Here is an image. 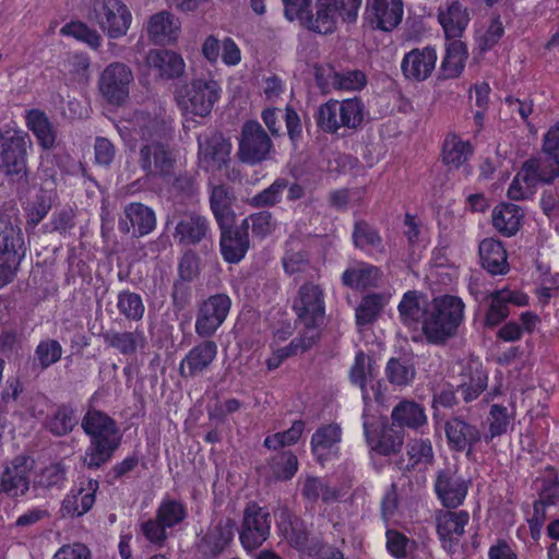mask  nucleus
I'll use <instances>...</instances> for the list:
<instances>
[{
    "label": "nucleus",
    "instance_id": "2f4dec72",
    "mask_svg": "<svg viewBox=\"0 0 559 559\" xmlns=\"http://www.w3.org/2000/svg\"><path fill=\"white\" fill-rule=\"evenodd\" d=\"M468 521L469 514L464 510L459 512L445 511L437 519V533L440 539L449 542L451 545L457 544Z\"/></svg>",
    "mask_w": 559,
    "mask_h": 559
},
{
    "label": "nucleus",
    "instance_id": "09e8293b",
    "mask_svg": "<svg viewBox=\"0 0 559 559\" xmlns=\"http://www.w3.org/2000/svg\"><path fill=\"white\" fill-rule=\"evenodd\" d=\"M314 343L316 341L310 342L305 334H301L299 338L293 340L290 344L285 347H277L275 344H271L272 355L266 359L267 369L274 370L278 368L286 358L306 352Z\"/></svg>",
    "mask_w": 559,
    "mask_h": 559
},
{
    "label": "nucleus",
    "instance_id": "6e6d98bb",
    "mask_svg": "<svg viewBox=\"0 0 559 559\" xmlns=\"http://www.w3.org/2000/svg\"><path fill=\"white\" fill-rule=\"evenodd\" d=\"M52 205V194L40 191L27 202L24 210L27 217L26 228H35L48 214Z\"/></svg>",
    "mask_w": 559,
    "mask_h": 559
},
{
    "label": "nucleus",
    "instance_id": "4c0bfd02",
    "mask_svg": "<svg viewBox=\"0 0 559 559\" xmlns=\"http://www.w3.org/2000/svg\"><path fill=\"white\" fill-rule=\"evenodd\" d=\"M147 64L157 70L162 78H177L185 70L183 59L169 50H152L146 58Z\"/></svg>",
    "mask_w": 559,
    "mask_h": 559
},
{
    "label": "nucleus",
    "instance_id": "20e7f679",
    "mask_svg": "<svg viewBox=\"0 0 559 559\" xmlns=\"http://www.w3.org/2000/svg\"><path fill=\"white\" fill-rule=\"evenodd\" d=\"M284 13L288 21H299L305 27L319 34H329L335 29L338 16H349V0H331L323 3L319 0L316 16L312 15V0H283Z\"/></svg>",
    "mask_w": 559,
    "mask_h": 559
},
{
    "label": "nucleus",
    "instance_id": "49530a36",
    "mask_svg": "<svg viewBox=\"0 0 559 559\" xmlns=\"http://www.w3.org/2000/svg\"><path fill=\"white\" fill-rule=\"evenodd\" d=\"M278 528L287 542L298 550H304L308 540V533L304 523L293 519L288 511H282Z\"/></svg>",
    "mask_w": 559,
    "mask_h": 559
},
{
    "label": "nucleus",
    "instance_id": "e2e57ef3",
    "mask_svg": "<svg viewBox=\"0 0 559 559\" xmlns=\"http://www.w3.org/2000/svg\"><path fill=\"white\" fill-rule=\"evenodd\" d=\"M305 498L311 501L322 499L324 502L334 501L338 498L340 493L336 489L330 488L318 477H308L302 488Z\"/></svg>",
    "mask_w": 559,
    "mask_h": 559
},
{
    "label": "nucleus",
    "instance_id": "c9c22d12",
    "mask_svg": "<svg viewBox=\"0 0 559 559\" xmlns=\"http://www.w3.org/2000/svg\"><path fill=\"white\" fill-rule=\"evenodd\" d=\"M523 217L522 209L513 203H501L492 211V225L503 236L511 237L518 233Z\"/></svg>",
    "mask_w": 559,
    "mask_h": 559
},
{
    "label": "nucleus",
    "instance_id": "a211bd4d",
    "mask_svg": "<svg viewBox=\"0 0 559 559\" xmlns=\"http://www.w3.org/2000/svg\"><path fill=\"white\" fill-rule=\"evenodd\" d=\"M98 483L93 479L75 483L62 500L60 513L62 518H79L87 513L95 503Z\"/></svg>",
    "mask_w": 559,
    "mask_h": 559
},
{
    "label": "nucleus",
    "instance_id": "774afa93",
    "mask_svg": "<svg viewBox=\"0 0 559 559\" xmlns=\"http://www.w3.org/2000/svg\"><path fill=\"white\" fill-rule=\"evenodd\" d=\"M35 354L40 366L47 368L61 358L62 347L57 341L47 340L37 345Z\"/></svg>",
    "mask_w": 559,
    "mask_h": 559
},
{
    "label": "nucleus",
    "instance_id": "ea45409f",
    "mask_svg": "<svg viewBox=\"0 0 559 559\" xmlns=\"http://www.w3.org/2000/svg\"><path fill=\"white\" fill-rule=\"evenodd\" d=\"M207 229V221L192 213L178 222L174 237L183 245L197 243L206 236Z\"/></svg>",
    "mask_w": 559,
    "mask_h": 559
},
{
    "label": "nucleus",
    "instance_id": "6e6552de",
    "mask_svg": "<svg viewBox=\"0 0 559 559\" xmlns=\"http://www.w3.org/2000/svg\"><path fill=\"white\" fill-rule=\"evenodd\" d=\"M25 122L28 130L33 132L38 144L43 147L44 152L40 154L39 171L51 180H55L57 175L56 158L50 150L55 146L57 131L47 117V115L39 109H29L25 112Z\"/></svg>",
    "mask_w": 559,
    "mask_h": 559
},
{
    "label": "nucleus",
    "instance_id": "c03bdc74",
    "mask_svg": "<svg viewBox=\"0 0 559 559\" xmlns=\"http://www.w3.org/2000/svg\"><path fill=\"white\" fill-rule=\"evenodd\" d=\"M234 537V523L227 519L209 530L203 537V545L212 555L223 551Z\"/></svg>",
    "mask_w": 559,
    "mask_h": 559
},
{
    "label": "nucleus",
    "instance_id": "ddd939ff",
    "mask_svg": "<svg viewBox=\"0 0 559 559\" xmlns=\"http://www.w3.org/2000/svg\"><path fill=\"white\" fill-rule=\"evenodd\" d=\"M133 73L121 62L108 64L99 75L98 90L100 95L111 105H121L127 100Z\"/></svg>",
    "mask_w": 559,
    "mask_h": 559
},
{
    "label": "nucleus",
    "instance_id": "1a4fd4ad",
    "mask_svg": "<svg viewBox=\"0 0 559 559\" xmlns=\"http://www.w3.org/2000/svg\"><path fill=\"white\" fill-rule=\"evenodd\" d=\"M32 145L29 135L15 124L0 129V164L9 175L25 173L26 150Z\"/></svg>",
    "mask_w": 559,
    "mask_h": 559
},
{
    "label": "nucleus",
    "instance_id": "13d9d810",
    "mask_svg": "<svg viewBox=\"0 0 559 559\" xmlns=\"http://www.w3.org/2000/svg\"><path fill=\"white\" fill-rule=\"evenodd\" d=\"M316 81L323 92L349 88V76L337 72L330 64L316 68Z\"/></svg>",
    "mask_w": 559,
    "mask_h": 559
},
{
    "label": "nucleus",
    "instance_id": "412c9836",
    "mask_svg": "<svg viewBox=\"0 0 559 559\" xmlns=\"http://www.w3.org/2000/svg\"><path fill=\"white\" fill-rule=\"evenodd\" d=\"M489 298L490 305L485 314V325L487 328H495L509 317V305L523 307L528 304L526 294L508 288L492 292Z\"/></svg>",
    "mask_w": 559,
    "mask_h": 559
},
{
    "label": "nucleus",
    "instance_id": "6ab92c4d",
    "mask_svg": "<svg viewBox=\"0 0 559 559\" xmlns=\"http://www.w3.org/2000/svg\"><path fill=\"white\" fill-rule=\"evenodd\" d=\"M444 431L448 445L456 452H466L468 457L473 448L483 437L477 426L465 421L461 416H454L445 421Z\"/></svg>",
    "mask_w": 559,
    "mask_h": 559
},
{
    "label": "nucleus",
    "instance_id": "864d4df0",
    "mask_svg": "<svg viewBox=\"0 0 559 559\" xmlns=\"http://www.w3.org/2000/svg\"><path fill=\"white\" fill-rule=\"evenodd\" d=\"M488 432L485 433L484 441L490 443L495 438L507 433L511 424V415L508 408L500 404H492L487 416Z\"/></svg>",
    "mask_w": 559,
    "mask_h": 559
},
{
    "label": "nucleus",
    "instance_id": "a19ab883",
    "mask_svg": "<svg viewBox=\"0 0 559 559\" xmlns=\"http://www.w3.org/2000/svg\"><path fill=\"white\" fill-rule=\"evenodd\" d=\"M397 309L401 321L405 326L416 331L419 329V325L421 326V321L425 320L426 317V306H420L417 292H406Z\"/></svg>",
    "mask_w": 559,
    "mask_h": 559
},
{
    "label": "nucleus",
    "instance_id": "f257e3e1",
    "mask_svg": "<svg viewBox=\"0 0 559 559\" xmlns=\"http://www.w3.org/2000/svg\"><path fill=\"white\" fill-rule=\"evenodd\" d=\"M117 130L126 142L141 141L140 166L148 176L171 174L175 157L169 146L171 119L162 104L150 102L122 117Z\"/></svg>",
    "mask_w": 559,
    "mask_h": 559
},
{
    "label": "nucleus",
    "instance_id": "8fccbe9b",
    "mask_svg": "<svg viewBox=\"0 0 559 559\" xmlns=\"http://www.w3.org/2000/svg\"><path fill=\"white\" fill-rule=\"evenodd\" d=\"M467 59V49L461 40H453L447 48L442 61V70L447 78H456L461 74Z\"/></svg>",
    "mask_w": 559,
    "mask_h": 559
},
{
    "label": "nucleus",
    "instance_id": "393cba45",
    "mask_svg": "<svg viewBox=\"0 0 559 559\" xmlns=\"http://www.w3.org/2000/svg\"><path fill=\"white\" fill-rule=\"evenodd\" d=\"M219 228L223 258L229 263L239 262L249 249L248 219H243L241 226L237 228L233 225Z\"/></svg>",
    "mask_w": 559,
    "mask_h": 559
},
{
    "label": "nucleus",
    "instance_id": "680f3d73",
    "mask_svg": "<svg viewBox=\"0 0 559 559\" xmlns=\"http://www.w3.org/2000/svg\"><path fill=\"white\" fill-rule=\"evenodd\" d=\"M304 430L305 423L302 420H296L289 429L267 436L264 440V445L270 450H278L286 445H293L300 439Z\"/></svg>",
    "mask_w": 559,
    "mask_h": 559
},
{
    "label": "nucleus",
    "instance_id": "3c124183",
    "mask_svg": "<svg viewBox=\"0 0 559 559\" xmlns=\"http://www.w3.org/2000/svg\"><path fill=\"white\" fill-rule=\"evenodd\" d=\"M373 362L372 357L364 352H358L355 356V364L352 367V382L360 386L365 405L366 403H372L367 394V383L369 379H372Z\"/></svg>",
    "mask_w": 559,
    "mask_h": 559
},
{
    "label": "nucleus",
    "instance_id": "a878e982",
    "mask_svg": "<svg viewBox=\"0 0 559 559\" xmlns=\"http://www.w3.org/2000/svg\"><path fill=\"white\" fill-rule=\"evenodd\" d=\"M217 356V345L204 341L193 346L180 361L179 371L183 377H193L205 371Z\"/></svg>",
    "mask_w": 559,
    "mask_h": 559
},
{
    "label": "nucleus",
    "instance_id": "052dcab7",
    "mask_svg": "<svg viewBox=\"0 0 559 559\" xmlns=\"http://www.w3.org/2000/svg\"><path fill=\"white\" fill-rule=\"evenodd\" d=\"M117 308L128 320L139 321L144 314V305L140 295L129 290L118 295Z\"/></svg>",
    "mask_w": 559,
    "mask_h": 559
},
{
    "label": "nucleus",
    "instance_id": "69168bd1",
    "mask_svg": "<svg viewBox=\"0 0 559 559\" xmlns=\"http://www.w3.org/2000/svg\"><path fill=\"white\" fill-rule=\"evenodd\" d=\"M559 502V479L558 477H550L543 479L542 489L539 491V499L533 504L536 513L539 512L540 507L556 506Z\"/></svg>",
    "mask_w": 559,
    "mask_h": 559
},
{
    "label": "nucleus",
    "instance_id": "c756f323",
    "mask_svg": "<svg viewBox=\"0 0 559 559\" xmlns=\"http://www.w3.org/2000/svg\"><path fill=\"white\" fill-rule=\"evenodd\" d=\"M479 257L481 265L492 275H502L509 271L507 251L500 240L486 238L480 241Z\"/></svg>",
    "mask_w": 559,
    "mask_h": 559
},
{
    "label": "nucleus",
    "instance_id": "9d476101",
    "mask_svg": "<svg viewBox=\"0 0 559 559\" xmlns=\"http://www.w3.org/2000/svg\"><path fill=\"white\" fill-rule=\"evenodd\" d=\"M99 28L110 39H118L127 35L132 24V13L121 0H97L91 13Z\"/></svg>",
    "mask_w": 559,
    "mask_h": 559
},
{
    "label": "nucleus",
    "instance_id": "5fc2aeb1",
    "mask_svg": "<svg viewBox=\"0 0 559 559\" xmlns=\"http://www.w3.org/2000/svg\"><path fill=\"white\" fill-rule=\"evenodd\" d=\"M187 515V507L181 501L173 498H164L156 510L157 519L168 528L182 523Z\"/></svg>",
    "mask_w": 559,
    "mask_h": 559
},
{
    "label": "nucleus",
    "instance_id": "dca6fc26",
    "mask_svg": "<svg viewBox=\"0 0 559 559\" xmlns=\"http://www.w3.org/2000/svg\"><path fill=\"white\" fill-rule=\"evenodd\" d=\"M199 166L207 173L221 170L226 165L231 143L218 132L203 133L198 138Z\"/></svg>",
    "mask_w": 559,
    "mask_h": 559
},
{
    "label": "nucleus",
    "instance_id": "f8f14e48",
    "mask_svg": "<svg viewBox=\"0 0 559 559\" xmlns=\"http://www.w3.org/2000/svg\"><path fill=\"white\" fill-rule=\"evenodd\" d=\"M26 246L15 207H0V260L21 263Z\"/></svg>",
    "mask_w": 559,
    "mask_h": 559
},
{
    "label": "nucleus",
    "instance_id": "c85d7f7f",
    "mask_svg": "<svg viewBox=\"0 0 559 559\" xmlns=\"http://www.w3.org/2000/svg\"><path fill=\"white\" fill-rule=\"evenodd\" d=\"M391 419L392 424L402 430H418L427 424L424 406L411 400L400 401L392 409Z\"/></svg>",
    "mask_w": 559,
    "mask_h": 559
},
{
    "label": "nucleus",
    "instance_id": "a18cd8bd",
    "mask_svg": "<svg viewBox=\"0 0 559 559\" xmlns=\"http://www.w3.org/2000/svg\"><path fill=\"white\" fill-rule=\"evenodd\" d=\"M473 154V147L467 141H462L457 135H448L443 142L442 159L444 164L454 168L461 167Z\"/></svg>",
    "mask_w": 559,
    "mask_h": 559
},
{
    "label": "nucleus",
    "instance_id": "37998d69",
    "mask_svg": "<svg viewBox=\"0 0 559 559\" xmlns=\"http://www.w3.org/2000/svg\"><path fill=\"white\" fill-rule=\"evenodd\" d=\"M233 195L225 186H215L211 192V209L219 225L226 227L234 223V211L231 210Z\"/></svg>",
    "mask_w": 559,
    "mask_h": 559
},
{
    "label": "nucleus",
    "instance_id": "f3484780",
    "mask_svg": "<svg viewBox=\"0 0 559 559\" xmlns=\"http://www.w3.org/2000/svg\"><path fill=\"white\" fill-rule=\"evenodd\" d=\"M271 146V140L260 123L248 121L243 124L239 142V155L243 162L255 164L265 159Z\"/></svg>",
    "mask_w": 559,
    "mask_h": 559
},
{
    "label": "nucleus",
    "instance_id": "5701e85b",
    "mask_svg": "<svg viewBox=\"0 0 559 559\" xmlns=\"http://www.w3.org/2000/svg\"><path fill=\"white\" fill-rule=\"evenodd\" d=\"M367 10L374 28L392 32L402 22L404 3L402 0H367Z\"/></svg>",
    "mask_w": 559,
    "mask_h": 559
},
{
    "label": "nucleus",
    "instance_id": "2eb2a0df",
    "mask_svg": "<svg viewBox=\"0 0 559 559\" xmlns=\"http://www.w3.org/2000/svg\"><path fill=\"white\" fill-rule=\"evenodd\" d=\"M231 300L226 294L209 297L199 308L195 320V332L202 337L213 335L226 320Z\"/></svg>",
    "mask_w": 559,
    "mask_h": 559
},
{
    "label": "nucleus",
    "instance_id": "338daca9",
    "mask_svg": "<svg viewBox=\"0 0 559 559\" xmlns=\"http://www.w3.org/2000/svg\"><path fill=\"white\" fill-rule=\"evenodd\" d=\"M142 535L151 544L162 547L167 539V530L163 522L157 516L143 521L140 525Z\"/></svg>",
    "mask_w": 559,
    "mask_h": 559
},
{
    "label": "nucleus",
    "instance_id": "4468645a",
    "mask_svg": "<svg viewBox=\"0 0 559 559\" xmlns=\"http://www.w3.org/2000/svg\"><path fill=\"white\" fill-rule=\"evenodd\" d=\"M468 487L469 480L459 474L457 464H447L437 472L435 491L442 506L448 509H455L464 502Z\"/></svg>",
    "mask_w": 559,
    "mask_h": 559
},
{
    "label": "nucleus",
    "instance_id": "58836bf2",
    "mask_svg": "<svg viewBox=\"0 0 559 559\" xmlns=\"http://www.w3.org/2000/svg\"><path fill=\"white\" fill-rule=\"evenodd\" d=\"M385 306L382 294L365 295L355 308V322L359 330L371 326L380 317Z\"/></svg>",
    "mask_w": 559,
    "mask_h": 559
},
{
    "label": "nucleus",
    "instance_id": "473e14b6",
    "mask_svg": "<svg viewBox=\"0 0 559 559\" xmlns=\"http://www.w3.org/2000/svg\"><path fill=\"white\" fill-rule=\"evenodd\" d=\"M352 239L355 248L361 250L368 257L384 250L383 240L378 228L366 221L355 223Z\"/></svg>",
    "mask_w": 559,
    "mask_h": 559
},
{
    "label": "nucleus",
    "instance_id": "f03ea898",
    "mask_svg": "<svg viewBox=\"0 0 559 559\" xmlns=\"http://www.w3.org/2000/svg\"><path fill=\"white\" fill-rule=\"evenodd\" d=\"M464 304L461 298L443 295L426 305L421 332L429 344L442 345L452 338L463 321Z\"/></svg>",
    "mask_w": 559,
    "mask_h": 559
},
{
    "label": "nucleus",
    "instance_id": "4d7b16f0",
    "mask_svg": "<svg viewBox=\"0 0 559 559\" xmlns=\"http://www.w3.org/2000/svg\"><path fill=\"white\" fill-rule=\"evenodd\" d=\"M79 421L75 409L70 405H61L47 423L48 429L57 436H64L72 431Z\"/></svg>",
    "mask_w": 559,
    "mask_h": 559
},
{
    "label": "nucleus",
    "instance_id": "79ce46f5",
    "mask_svg": "<svg viewBox=\"0 0 559 559\" xmlns=\"http://www.w3.org/2000/svg\"><path fill=\"white\" fill-rule=\"evenodd\" d=\"M547 167L549 175H543L540 174V160L530 158L523 163L516 177H521L527 187H535L539 182L549 185L559 176V162L548 160Z\"/></svg>",
    "mask_w": 559,
    "mask_h": 559
},
{
    "label": "nucleus",
    "instance_id": "0e129e2a",
    "mask_svg": "<svg viewBox=\"0 0 559 559\" xmlns=\"http://www.w3.org/2000/svg\"><path fill=\"white\" fill-rule=\"evenodd\" d=\"M271 468L276 479L288 480L298 471V459L292 452H283L273 459Z\"/></svg>",
    "mask_w": 559,
    "mask_h": 559
},
{
    "label": "nucleus",
    "instance_id": "bb28decb",
    "mask_svg": "<svg viewBox=\"0 0 559 559\" xmlns=\"http://www.w3.org/2000/svg\"><path fill=\"white\" fill-rule=\"evenodd\" d=\"M341 428L337 425L320 427L311 438V451L318 462H324L337 455L341 443Z\"/></svg>",
    "mask_w": 559,
    "mask_h": 559
},
{
    "label": "nucleus",
    "instance_id": "7ed1b4c3",
    "mask_svg": "<svg viewBox=\"0 0 559 559\" xmlns=\"http://www.w3.org/2000/svg\"><path fill=\"white\" fill-rule=\"evenodd\" d=\"M82 428L91 438L84 462L88 467H99L111 457L119 447L121 436L112 418L107 414L90 409L82 420Z\"/></svg>",
    "mask_w": 559,
    "mask_h": 559
},
{
    "label": "nucleus",
    "instance_id": "de8ad7c7",
    "mask_svg": "<svg viewBox=\"0 0 559 559\" xmlns=\"http://www.w3.org/2000/svg\"><path fill=\"white\" fill-rule=\"evenodd\" d=\"M105 343L117 349L122 355H131L135 353L138 347L143 346L144 335L141 331L133 332H116L108 331L104 334Z\"/></svg>",
    "mask_w": 559,
    "mask_h": 559
},
{
    "label": "nucleus",
    "instance_id": "bf43d9fd",
    "mask_svg": "<svg viewBox=\"0 0 559 559\" xmlns=\"http://www.w3.org/2000/svg\"><path fill=\"white\" fill-rule=\"evenodd\" d=\"M60 32L63 36L73 37L93 49H97L102 45L99 33L81 21L67 23Z\"/></svg>",
    "mask_w": 559,
    "mask_h": 559
},
{
    "label": "nucleus",
    "instance_id": "aec40b11",
    "mask_svg": "<svg viewBox=\"0 0 559 559\" xmlns=\"http://www.w3.org/2000/svg\"><path fill=\"white\" fill-rule=\"evenodd\" d=\"M29 469L26 457H15L0 474V492L11 498L24 496L29 489Z\"/></svg>",
    "mask_w": 559,
    "mask_h": 559
},
{
    "label": "nucleus",
    "instance_id": "0eeeda50",
    "mask_svg": "<svg viewBox=\"0 0 559 559\" xmlns=\"http://www.w3.org/2000/svg\"><path fill=\"white\" fill-rule=\"evenodd\" d=\"M293 307L304 325L302 334L310 342L317 341L320 335L319 326L325 313L322 289L311 283L302 285Z\"/></svg>",
    "mask_w": 559,
    "mask_h": 559
},
{
    "label": "nucleus",
    "instance_id": "7c9ffc66",
    "mask_svg": "<svg viewBox=\"0 0 559 559\" xmlns=\"http://www.w3.org/2000/svg\"><path fill=\"white\" fill-rule=\"evenodd\" d=\"M349 100H329L322 105L318 112V126L326 132H336L341 127H347Z\"/></svg>",
    "mask_w": 559,
    "mask_h": 559
},
{
    "label": "nucleus",
    "instance_id": "72a5a7b5",
    "mask_svg": "<svg viewBox=\"0 0 559 559\" xmlns=\"http://www.w3.org/2000/svg\"><path fill=\"white\" fill-rule=\"evenodd\" d=\"M179 31L180 24L178 19L166 11L153 15L148 21V35L157 44L175 41Z\"/></svg>",
    "mask_w": 559,
    "mask_h": 559
},
{
    "label": "nucleus",
    "instance_id": "cd10ccee",
    "mask_svg": "<svg viewBox=\"0 0 559 559\" xmlns=\"http://www.w3.org/2000/svg\"><path fill=\"white\" fill-rule=\"evenodd\" d=\"M406 454L408 461L403 457L394 462L395 467L403 474L411 473L420 468L427 467L435 461V453L431 441L429 439H413L406 445Z\"/></svg>",
    "mask_w": 559,
    "mask_h": 559
},
{
    "label": "nucleus",
    "instance_id": "423d86ee",
    "mask_svg": "<svg viewBox=\"0 0 559 559\" xmlns=\"http://www.w3.org/2000/svg\"><path fill=\"white\" fill-rule=\"evenodd\" d=\"M222 96V86L213 78H197L176 93L177 105L186 119L210 116Z\"/></svg>",
    "mask_w": 559,
    "mask_h": 559
},
{
    "label": "nucleus",
    "instance_id": "9b49d317",
    "mask_svg": "<svg viewBox=\"0 0 559 559\" xmlns=\"http://www.w3.org/2000/svg\"><path fill=\"white\" fill-rule=\"evenodd\" d=\"M271 514L267 508L257 502H249L243 510L239 539L242 547L248 550L258 549L270 536Z\"/></svg>",
    "mask_w": 559,
    "mask_h": 559
},
{
    "label": "nucleus",
    "instance_id": "b1692460",
    "mask_svg": "<svg viewBox=\"0 0 559 559\" xmlns=\"http://www.w3.org/2000/svg\"><path fill=\"white\" fill-rule=\"evenodd\" d=\"M437 53L431 47L415 48L405 53L401 69L404 76L416 82L429 78L436 67Z\"/></svg>",
    "mask_w": 559,
    "mask_h": 559
},
{
    "label": "nucleus",
    "instance_id": "f704fd0d",
    "mask_svg": "<svg viewBox=\"0 0 559 559\" xmlns=\"http://www.w3.org/2000/svg\"><path fill=\"white\" fill-rule=\"evenodd\" d=\"M386 380L394 386L406 388L416 378V367L409 356L391 357L384 369Z\"/></svg>",
    "mask_w": 559,
    "mask_h": 559
},
{
    "label": "nucleus",
    "instance_id": "4be33fe9",
    "mask_svg": "<svg viewBox=\"0 0 559 559\" xmlns=\"http://www.w3.org/2000/svg\"><path fill=\"white\" fill-rule=\"evenodd\" d=\"M156 228V214L154 210L143 203H130L124 207V218L119 221L122 233H132L133 236L143 237Z\"/></svg>",
    "mask_w": 559,
    "mask_h": 559
},
{
    "label": "nucleus",
    "instance_id": "e433bc0d",
    "mask_svg": "<svg viewBox=\"0 0 559 559\" xmlns=\"http://www.w3.org/2000/svg\"><path fill=\"white\" fill-rule=\"evenodd\" d=\"M438 20L447 38L455 39L462 36L469 16L466 9L459 1H453L445 11H439Z\"/></svg>",
    "mask_w": 559,
    "mask_h": 559
},
{
    "label": "nucleus",
    "instance_id": "603ef678",
    "mask_svg": "<svg viewBox=\"0 0 559 559\" xmlns=\"http://www.w3.org/2000/svg\"><path fill=\"white\" fill-rule=\"evenodd\" d=\"M381 270L366 262H357L352 267V288L367 290L379 286Z\"/></svg>",
    "mask_w": 559,
    "mask_h": 559
},
{
    "label": "nucleus",
    "instance_id": "39448f33",
    "mask_svg": "<svg viewBox=\"0 0 559 559\" xmlns=\"http://www.w3.org/2000/svg\"><path fill=\"white\" fill-rule=\"evenodd\" d=\"M361 419L364 436L370 451L382 456H391L401 452L405 438L404 430L389 424L379 414L377 406L366 403Z\"/></svg>",
    "mask_w": 559,
    "mask_h": 559
}]
</instances>
